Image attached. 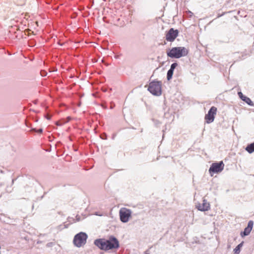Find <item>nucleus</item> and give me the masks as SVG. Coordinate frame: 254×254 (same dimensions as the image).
I'll return each mask as SVG.
<instances>
[{
  "mask_svg": "<svg viewBox=\"0 0 254 254\" xmlns=\"http://www.w3.org/2000/svg\"><path fill=\"white\" fill-rule=\"evenodd\" d=\"M94 244L101 250L104 251L118 249L119 247L118 240L113 236H111L108 240L105 239L96 240Z\"/></svg>",
  "mask_w": 254,
  "mask_h": 254,
  "instance_id": "f257e3e1",
  "label": "nucleus"
},
{
  "mask_svg": "<svg viewBox=\"0 0 254 254\" xmlns=\"http://www.w3.org/2000/svg\"><path fill=\"white\" fill-rule=\"evenodd\" d=\"M188 54V50L183 47H177L172 48L167 52V56L171 58H180L186 56Z\"/></svg>",
  "mask_w": 254,
  "mask_h": 254,
  "instance_id": "f03ea898",
  "label": "nucleus"
},
{
  "mask_svg": "<svg viewBox=\"0 0 254 254\" xmlns=\"http://www.w3.org/2000/svg\"><path fill=\"white\" fill-rule=\"evenodd\" d=\"M148 91L154 95L160 96L162 93V84L160 81L151 82L148 88Z\"/></svg>",
  "mask_w": 254,
  "mask_h": 254,
  "instance_id": "7ed1b4c3",
  "label": "nucleus"
},
{
  "mask_svg": "<svg viewBox=\"0 0 254 254\" xmlns=\"http://www.w3.org/2000/svg\"><path fill=\"white\" fill-rule=\"evenodd\" d=\"M87 238V235L80 232L74 236L73 243L77 247H81L85 244Z\"/></svg>",
  "mask_w": 254,
  "mask_h": 254,
  "instance_id": "20e7f679",
  "label": "nucleus"
},
{
  "mask_svg": "<svg viewBox=\"0 0 254 254\" xmlns=\"http://www.w3.org/2000/svg\"><path fill=\"white\" fill-rule=\"evenodd\" d=\"M224 168V164L223 161L218 163H213L209 169V173L211 177L215 173H219L222 171Z\"/></svg>",
  "mask_w": 254,
  "mask_h": 254,
  "instance_id": "39448f33",
  "label": "nucleus"
},
{
  "mask_svg": "<svg viewBox=\"0 0 254 254\" xmlns=\"http://www.w3.org/2000/svg\"><path fill=\"white\" fill-rule=\"evenodd\" d=\"M120 219L123 222L126 223L128 221L131 217V211L126 208H122L119 212Z\"/></svg>",
  "mask_w": 254,
  "mask_h": 254,
  "instance_id": "423d86ee",
  "label": "nucleus"
},
{
  "mask_svg": "<svg viewBox=\"0 0 254 254\" xmlns=\"http://www.w3.org/2000/svg\"><path fill=\"white\" fill-rule=\"evenodd\" d=\"M217 108L213 106L209 110L208 113L205 116V122L210 124L214 121L215 116L216 115Z\"/></svg>",
  "mask_w": 254,
  "mask_h": 254,
  "instance_id": "0eeeda50",
  "label": "nucleus"
},
{
  "mask_svg": "<svg viewBox=\"0 0 254 254\" xmlns=\"http://www.w3.org/2000/svg\"><path fill=\"white\" fill-rule=\"evenodd\" d=\"M179 31L178 30H174L171 28L166 34V40L169 42H173L178 36Z\"/></svg>",
  "mask_w": 254,
  "mask_h": 254,
  "instance_id": "6e6552de",
  "label": "nucleus"
},
{
  "mask_svg": "<svg viewBox=\"0 0 254 254\" xmlns=\"http://www.w3.org/2000/svg\"><path fill=\"white\" fill-rule=\"evenodd\" d=\"M196 208L200 211H208L210 208L209 203L205 199L202 200V203H198L196 204Z\"/></svg>",
  "mask_w": 254,
  "mask_h": 254,
  "instance_id": "1a4fd4ad",
  "label": "nucleus"
},
{
  "mask_svg": "<svg viewBox=\"0 0 254 254\" xmlns=\"http://www.w3.org/2000/svg\"><path fill=\"white\" fill-rule=\"evenodd\" d=\"M254 225V222L252 220L248 222V226L245 229L244 231L241 233L242 237L248 235L251 232Z\"/></svg>",
  "mask_w": 254,
  "mask_h": 254,
  "instance_id": "9d476101",
  "label": "nucleus"
},
{
  "mask_svg": "<svg viewBox=\"0 0 254 254\" xmlns=\"http://www.w3.org/2000/svg\"><path fill=\"white\" fill-rule=\"evenodd\" d=\"M238 95H239V96L240 97V98L242 100L246 102L249 105H251V103H252V102L251 100L249 97H247L246 96L244 95L241 92H238Z\"/></svg>",
  "mask_w": 254,
  "mask_h": 254,
  "instance_id": "9b49d317",
  "label": "nucleus"
},
{
  "mask_svg": "<svg viewBox=\"0 0 254 254\" xmlns=\"http://www.w3.org/2000/svg\"><path fill=\"white\" fill-rule=\"evenodd\" d=\"M246 150L250 153L253 152L254 151V142L248 145Z\"/></svg>",
  "mask_w": 254,
  "mask_h": 254,
  "instance_id": "f8f14e48",
  "label": "nucleus"
},
{
  "mask_svg": "<svg viewBox=\"0 0 254 254\" xmlns=\"http://www.w3.org/2000/svg\"><path fill=\"white\" fill-rule=\"evenodd\" d=\"M243 244V242H242L239 245H238L234 250L235 253L239 254L240 252V248L242 247Z\"/></svg>",
  "mask_w": 254,
  "mask_h": 254,
  "instance_id": "ddd939ff",
  "label": "nucleus"
},
{
  "mask_svg": "<svg viewBox=\"0 0 254 254\" xmlns=\"http://www.w3.org/2000/svg\"><path fill=\"white\" fill-rule=\"evenodd\" d=\"M173 71H174V70L170 69L168 71V72H167L168 80H170L172 78L173 74Z\"/></svg>",
  "mask_w": 254,
  "mask_h": 254,
  "instance_id": "4468645a",
  "label": "nucleus"
},
{
  "mask_svg": "<svg viewBox=\"0 0 254 254\" xmlns=\"http://www.w3.org/2000/svg\"><path fill=\"white\" fill-rule=\"evenodd\" d=\"M177 65H178V64L176 63L172 64L171 65L170 69L174 70V69L177 67Z\"/></svg>",
  "mask_w": 254,
  "mask_h": 254,
  "instance_id": "2eb2a0df",
  "label": "nucleus"
},
{
  "mask_svg": "<svg viewBox=\"0 0 254 254\" xmlns=\"http://www.w3.org/2000/svg\"><path fill=\"white\" fill-rule=\"evenodd\" d=\"M36 131L38 133H41L42 132V129H39L37 130Z\"/></svg>",
  "mask_w": 254,
  "mask_h": 254,
  "instance_id": "dca6fc26",
  "label": "nucleus"
},
{
  "mask_svg": "<svg viewBox=\"0 0 254 254\" xmlns=\"http://www.w3.org/2000/svg\"><path fill=\"white\" fill-rule=\"evenodd\" d=\"M57 125L58 126L61 125V124L59 122H57Z\"/></svg>",
  "mask_w": 254,
  "mask_h": 254,
  "instance_id": "f3484780",
  "label": "nucleus"
},
{
  "mask_svg": "<svg viewBox=\"0 0 254 254\" xmlns=\"http://www.w3.org/2000/svg\"><path fill=\"white\" fill-rule=\"evenodd\" d=\"M48 119H50V118H49V117H48Z\"/></svg>",
  "mask_w": 254,
  "mask_h": 254,
  "instance_id": "a211bd4d",
  "label": "nucleus"
},
{
  "mask_svg": "<svg viewBox=\"0 0 254 254\" xmlns=\"http://www.w3.org/2000/svg\"><path fill=\"white\" fill-rule=\"evenodd\" d=\"M48 119H50V118H49V117H48Z\"/></svg>",
  "mask_w": 254,
  "mask_h": 254,
  "instance_id": "6ab92c4d",
  "label": "nucleus"
}]
</instances>
